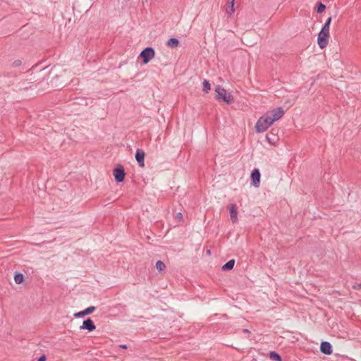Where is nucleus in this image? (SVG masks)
I'll return each mask as SVG.
<instances>
[{"mask_svg":"<svg viewBox=\"0 0 361 361\" xmlns=\"http://www.w3.org/2000/svg\"><path fill=\"white\" fill-rule=\"evenodd\" d=\"M47 359L45 355H42L39 359L37 361H45Z\"/></svg>","mask_w":361,"mask_h":361,"instance_id":"23","label":"nucleus"},{"mask_svg":"<svg viewBox=\"0 0 361 361\" xmlns=\"http://www.w3.org/2000/svg\"><path fill=\"white\" fill-rule=\"evenodd\" d=\"M331 22V17H329L326 21L325 22L324 25H323L322 30L326 31L329 32V26Z\"/></svg>","mask_w":361,"mask_h":361,"instance_id":"17","label":"nucleus"},{"mask_svg":"<svg viewBox=\"0 0 361 361\" xmlns=\"http://www.w3.org/2000/svg\"><path fill=\"white\" fill-rule=\"evenodd\" d=\"M113 174L116 181L118 183L123 182L126 176L125 170L123 166L118 165L116 169H114Z\"/></svg>","mask_w":361,"mask_h":361,"instance_id":"6","label":"nucleus"},{"mask_svg":"<svg viewBox=\"0 0 361 361\" xmlns=\"http://www.w3.org/2000/svg\"><path fill=\"white\" fill-rule=\"evenodd\" d=\"M326 8V6L322 3H319L317 8V12L320 13H322Z\"/></svg>","mask_w":361,"mask_h":361,"instance_id":"21","label":"nucleus"},{"mask_svg":"<svg viewBox=\"0 0 361 361\" xmlns=\"http://www.w3.org/2000/svg\"><path fill=\"white\" fill-rule=\"evenodd\" d=\"M229 212H230V218L233 223H235L238 221V212L237 207L235 204H231L229 207Z\"/></svg>","mask_w":361,"mask_h":361,"instance_id":"12","label":"nucleus"},{"mask_svg":"<svg viewBox=\"0 0 361 361\" xmlns=\"http://www.w3.org/2000/svg\"><path fill=\"white\" fill-rule=\"evenodd\" d=\"M207 254L209 255L210 254V250H207Z\"/></svg>","mask_w":361,"mask_h":361,"instance_id":"28","label":"nucleus"},{"mask_svg":"<svg viewBox=\"0 0 361 361\" xmlns=\"http://www.w3.org/2000/svg\"><path fill=\"white\" fill-rule=\"evenodd\" d=\"M354 288L360 289L361 288V283L358 284L357 286H354Z\"/></svg>","mask_w":361,"mask_h":361,"instance_id":"26","label":"nucleus"},{"mask_svg":"<svg viewBox=\"0 0 361 361\" xmlns=\"http://www.w3.org/2000/svg\"><path fill=\"white\" fill-rule=\"evenodd\" d=\"M234 1L232 0L231 2H228L226 7V12L229 16H231L235 12Z\"/></svg>","mask_w":361,"mask_h":361,"instance_id":"13","label":"nucleus"},{"mask_svg":"<svg viewBox=\"0 0 361 361\" xmlns=\"http://www.w3.org/2000/svg\"><path fill=\"white\" fill-rule=\"evenodd\" d=\"M94 310H95V307L90 306V307L85 309L82 311L75 313L73 316L76 318L82 317H84L85 315L92 313L94 311Z\"/></svg>","mask_w":361,"mask_h":361,"instance_id":"11","label":"nucleus"},{"mask_svg":"<svg viewBox=\"0 0 361 361\" xmlns=\"http://www.w3.org/2000/svg\"><path fill=\"white\" fill-rule=\"evenodd\" d=\"M215 92L216 93V99H222L227 104H231L233 102V98L232 95L230 93H228L224 87L218 85L215 88Z\"/></svg>","mask_w":361,"mask_h":361,"instance_id":"2","label":"nucleus"},{"mask_svg":"<svg viewBox=\"0 0 361 361\" xmlns=\"http://www.w3.org/2000/svg\"><path fill=\"white\" fill-rule=\"evenodd\" d=\"M80 329L87 330L88 331H92L96 329V326L93 321L90 318H88L83 322Z\"/></svg>","mask_w":361,"mask_h":361,"instance_id":"8","label":"nucleus"},{"mask_svg":"<svg viewBox=\"0 0 361 361\" xmlns=\"http://www.w3.org/2000/svg\"><path fill=\"white\" fill-rule=\"evenodd\" d=\"M270 358L274 361H281L280 355L275 352L270 353Z\"/></svg>","mask_w":361,"mask_h":361,"instance_id":"20","label":"nucleus"},{"mask_svg":"<svg viewBox=\"0 0 361 361\" xmlns=\"http://www.w3.org/2000/svg\"><path fill=\"white\" fill-rule=\"evenodd\" d=\"M320 350L325 355H331L333 352L331 343L327 341L322 342L320 345Z\"/></svg>","mask_w":361,"mask_h":361,"instance_id":"10","label":"nucleus"},{"mask_svg":"<svg viewBox=\"0 0 361 361\" xmlns=\"http://www.w3.org/2000/svg\"><path fill=\"white\" fill-rule=\"evenodd\" d=\"M211 89L210 83L208 80H204L203 81V91L207 93Z\"/></svg>","mask_w":361,"mask_h":361,"instance_id":"19","label":"nucleus"},{"mask_svg":"<svg viewBox=\"0 0 361 361\" xmlns=\"http://www.w3.org/2000/svg\"><path fill=\"white\" fill-rule=\"evenodd\" d=\"M266 114L271 118V121L274 123L283 116L284 111L281 107H279L268 111Z\"/></svg>","mask_w":361,"mask_h":361,"instance_id":"5","label":"nucleus"},{"mask_svg":"<svg viewBox=\"0 0 361 361\" xmlns=\"http://www.w3.org/2000/svg\"><path fill=\"white\" fill-rule=\"evenodd\" d=\"M119 348H121L122 349H126L127 348V345H120Z\"/></svg>","mask_w":361,"mask_h":361,"instance_id":"25","label":"nucleus"},{"mask_svg":"<svg viewBox=\"0 0 361 361\" xmlns=\"http://www.w3.org/2000/svg\"><path fill=\"white\" fill-rule=\"evenodd\" d=\"M23 279L24 276L22 274H16L14 276L15 282L17 284H20L23 281Z\"/></svg>","mask_w":361,"mask_h":361,"instance_id":"18","label":"nucleus"},{"mask_svg":"<svg viewBox=\"0 0 361 361\" xmlns=\"http://www.w3.org/2000/svg\"><path fill=\"white\" fill-rule=\"evenodd\" d=\"M329 32L322 30L319 32L317 37V43L321 49L325 48L329 42Z\"/></svg>","mask_w":361,"mask_h":361,"instance_id":"3","label":"nucleus"},{"mask_svg":"<svg viewBox=\"0 0 361 361\" xmlns=\"http://www.w3.org/2000/svg\"><path fill=\"white\" fill-rule=\"evenodd\" d=\"M155 52L153 48L147 47L141 51L140 56L142 59L144 63H147L154 57Z\"/></svg>","mask_w":361,"mask_h":361,"instance_id":"4","label":"nucleus"},{"mask_svg":"<svg viewBox=\"0 0 361 361\" xmlns=\"http://www.w3.org/2000/svg\"><path fill=\"white\" fill-rule=\"evenodd\" d=\"M166 44L169 47L175 48L178 47L179 42L176 38H171L168 40Z\"/></svg>","mask_w":361,"mask_h":361,"instance_id":"15","label":"nucleus"},{"mask_svg":"<svg viewBox=\"0 0 361 361\" xmlns=\"http://www.w3.org/2000/svg\"><path fill=\"white\" fill-rule=\"evenodd\" d=\"M252 184L255 187H259L260 183V172L258 169H255L251 173Z\"/></svg>","mask_w":361,"mask_h":361,"instance_id":"7","label":"nucleus"},{"mask_svg":"<svg viewBox=\"0 0 361 361\" xmlns=\"http://www.w3.org/2000/svg\"><path fill=\"white\" fill-rule=\"evenodd\" d=\"M235 264V260L231 259L228 262H227L223 267L222 270L224 271H229L231 270Z\"/></svg>","mask_w":361,"mask_h":361,"instance_id":"14","label":"nucleus"},{"mask_svg":"<svg viewBox=\"0 0 361 361\" xmlns=\"http://www.w3.org/2000/svg\"><path fill=\"white\" fill-rule=\"evenodd\" d=\"M145 153L143 150L137 149L135 154V159L138 163L139 166L144 167L145 166Z\"/></svg>","mask_w":361,"mask_h":361,"instance_id":"9","label":"nucleus"},{"mask_svg":"<svg viewBox=\"0 0 361 361\" xmlns=\"http://www.w3.org/2000/svg\"><path fill=\"white\" fill-rule=\"evenodd\" d=\"M22 64V61L20 59L15 60L13 63V67H18L20 66Z\"/></svg>","mask_w":361,"mask_h":361,"instance_id":"22","label":"nucleus"},{"mask_svg":"<svg viewBox=\"0 0 361 361\" xmlns=\"http://www.w3.org/2000/svg\"><path fill=\"white\" fill-rule=\"evenodd\" d=\"M243 331H244V332H245V333H248V332H249V331H248V330H247V329H244Z\"/></svg>","mask_w":361,"mask_h":361,"instance_id":"27","label":"nucleus"},{"mask_svg":"<svg viewBox=\"0 0 361 361\" xmlns=\"http://www.w3.org/2000/svg\"><path fill=\"white\" fill-rule=\"evenodd\" d=\"M272 124L273 123L271 121V118H269V116H268L267 114H264L257 121L255 125V130L258 133H263L266 131Z\"/></svg>","mask_w":361,"mask_h":361,"instance_id":"1","label":"nucleus"},{"mask_svg":"<svg viewBox=\"0 0 361 361\" xmlns=\"http://www.w3.org/2000/svg\"><path fill=\"white\" fill-rule=\"evenodd\" d=\"M176 218L178 219H182V218H183L182 214L181 213H178L176 214Z\"/></svg>","mask_w":361,"mask_h":361,"instance_id":"24","label":"nucleus"},{"mask_svg":"<svg viewBox=\"0 0 361 361\" xmlns=\"http://www.w3.org/2000/svg\"><path fill=\"white\" fill-rule=\"evenodd\" d=\"M156 268L158 271H162L166 269V265L162 261L159 260L156 262Z\"/></svg>","mask_w":361,"mask_h":361,"instance_id":"16","label":"nucleus"}]
</instances>
